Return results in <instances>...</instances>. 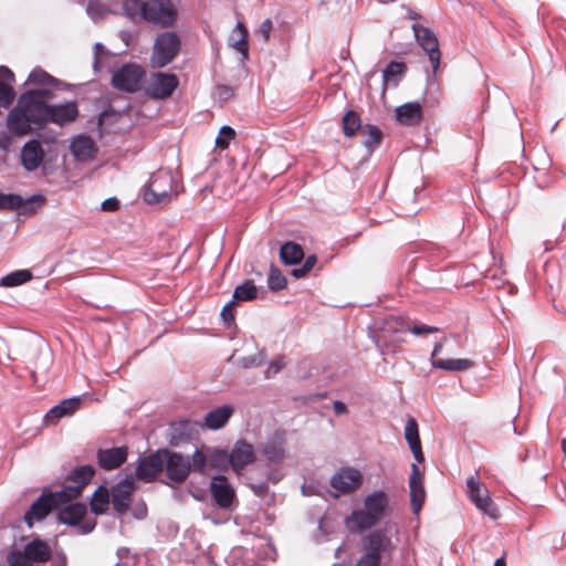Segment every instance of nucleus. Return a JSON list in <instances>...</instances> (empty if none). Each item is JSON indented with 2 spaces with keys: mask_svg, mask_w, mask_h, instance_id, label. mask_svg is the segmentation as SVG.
I'll return each instance as SVG.
<instances>
[{
  "mask_svg": "<svg viewBox=\"0 0 566 566\" xmlns=\"http://www.w3.org/2000/svg\"><path fill=\"white\" fill-rule=\"evenodd\" d=\"M55 93L49 88L28 90L20 94L17 104L9 111V132L23 137L33 130H42L49 124L64 127L80 115L76 101L54 102Z\"/></svg>",
  "mask_w": 566,
  "mask_h": 566,
  "instance_id": "f257e3e1",
  "label": "nucleus"
},
{
  "mask_svg": "<svg viewBox=\"0 0 566 566\" xmlns=\"http://www.w3.org/2000/svg\"><path fill=\"white\" fill-rule=\"evenodd\" d=\"M389 506V496L382 490L366 495L364 509H356L346 515L344 524L350 534H361L376 526L386 515Z\"/></svg>",
  "mask_w": 566,
  "mask_h": 566,
  "instance_id": "f03ea898",
  "label": "nucleus"
},
{
  "mask_svg": "<svg viewBox=\"0 0 566 566\" xmlns=\"http://www.w3.org/2000/svg\"><path fill=\"white\" fill-rule=\"evenodd\" d=\"M181 48L180 36L174 31L159 33L154 42L150 55V65L161 69L168 65L179 54Z\"/></svg>",
  "mask_w": 566,
  "mask_h": 566,
  "instance_id": "7ed1b4c3",
  "label": "nucleus"
},
{
  "mask_svg": "<svg viewBox=\"0 0 566 566\" xmlns=\"http://www.w3.org/2000/svg\"><path fill=\"white\" fill-rule=\"evenodd\" d=\"M49 544L40 538L29 542L23 551L11 549L7 555L9 566H32L31 563H43L51 558Z\"/></svg>",
  "mask_w": 566,
  "mask_h": 566,
  "instance_id": "20e7f679",
  "label": "nucleus"
},
{
  "mask_svg": "<svg viewBox=\"0 0 566 566\" xmlns=\"http://www.w3.org/2000/svg\"><path fill=\"white\" fill-rule=\"evenodd\" d=\"M65 503H69V501L65 499L64 492H42L24 513V522L29 527H32L34 521H43L51 512Z\"/></svg>",
  "mask_w": 566,
  "mask_h": 566,
  "instance_id": "39448f33",
  "label": "nucleus"
},
{
  "mask_svg": "<svg viewBox=\"0 0 566 566\" xmlns=\"http://www.w3.org/2000/svg\"><path fill=\"white\" fill-rule=\"evenodd\" d=\"M164 471L167 481L161 480L166 485L181 484L190 475V458L169 448H164Z\"/></svg>",
  "mask_w": 566,
  "mask_h": 566,
  "instance_id": "423d86ee",
  "label": "nucleus"
},
{
  "mask_svg": "<svg viewBox=\"0 0 566 566\" xmlns=\"http://www.w3.org/2000/svg\"><path fill=\"white\" fill-rule=\"evenodd\" d=\"M144 14V21L167 29L175 25L179 13L174 0H148Z\"/></svg>",
  "mask_w": 566,
  "mask_h": 566,
  "instance_id": "0eeeda50",
  "label": "nucleus"
},
{
  "mask_svg": "<svg viewBox=\"0 0 566 566\" xmlns=\"http://www.w3.org/2000/svg\"><path fill=\"white\" fill-rule=\"evenodd\" d=\"M174 178L167 171L154 174L149 180L148 187L144 192V200L149 205L161 203L170 200L172 195Z\"/></svg>",
  "mask_w": 566,
  "mask_h": 566,
  "instance_id": "6e6552de",
  "label": "nucleus"
},
{
  "mask_svg": "<svg viewBox=\"0 0 566 566\" xmlns=\"http://www.w3.org/2000/svg\"><path fill=\"white\" fill-rule=\"evenodd\" d=\"M145 74L140 65L127 63L113 73L112 85L122 92L135 93L140 90Z\"/></svg>",
  "mask_w": 566,
  "mask_h": 566,
  "instance_id": "1a4fd4ad",
  "label": "nucleus"
},
{
  "mask_svg": "<svg viewBox=\"0 0 566 566\" xmlns=\"http://www.w3.org/2000/svg\"><path fill=\"white\" fill-rule=\"evenodd\" d=\"M209 488L214 504L219 509L231 512L238 506L235 491L226 475L212 476Z\"/></svg>",
  "mask_w": 566,
  "mask_h": 566,
  "instance_id": "9d476101",
  "label": "nucleus"
},
{
  "mask_svg": "<svg viewBox=\"0 0 566 566\" xmlns=\"http://www.w3.org/2000/svg\"><path fill=\"white\" fill-rule=\"evenodd\" d=\"M135 489L136 484L132 474H127L111 488V503L118 516H124L128 512Z\"/></svg>",
  "mask_w": 566,
  "mask_h": 566,
  "instance_id": "9b49d317",
  "label": "nucleus"
},
{
  "mask_svg": "<svg viewBox=\"0 0 566 566\" xmlns=\"http://www.w3.org/2000/svg\"><path fill=\"white\" fill-rule=\"evenodd\" d=\"M164 448L151 451L149 454L139 457L135 469V478L147 483L154 482L158 474L164 471Z\"/></svg>",
  "mask_w": 566,
  "mask_h": 566,
  "instance_id": "f8f14e48",
  "label": "nucleus"
},
{
  "mask_svg": "<svg viewBox=\"0 0 566 566\" xmlns=\"http://www.w3.org/2000/svg\"><path fill=\"white\" fill-rule=\"evenodd\" d=\"M200 422L191 419H179L168 423L166 440L172 448L188 443L198 433Z\"/></svg>",
  "mask_w": 566,
  "mask_h": 566,
  "instance_id": "ddd939ff",
  "label": "nucleus"
},
{
  "mask_svg": "<svg viewBox=\"0 0 566 566\" xmlns=\"http://www.w3.org/2000/svg\"><path fill=\"white\" fill-rule=\"evenodd\" d=\"M95 473L96 469L92 464L75 467L66 476V480L72 484L65 485L60 491L64 492V496L69 502L77 499L82 494L83 489L92 481Z\"/></svg>",
  "mask_w": 566,
  "mask_h": 566,
  "instance_id": "4468645a",
  "label": "nucleus"
},
{
  "mask_svg": "<svg viewBox=\"0 0 566 566\" xmlns=\"http://www.w3.org/2000/svg\"><path fill=\"white\" fill-rule=\"evenodd\" d=\"M411 29L418 44L423 49V51L428 53L429 61L432 65V71L436 73L440 66L441 53L434 32L420 23H413Z\"/></svg>",
  "mask_w": 566,
  "mask_h": 566,
  "instance_id": "2eb2a0df",
  "label": "nucleus"
},
{
  "mask_svg": "<svg viewBox=\"0 0 566 566\" xmlns=\"http://www.w3.org/2000/svg\"><path fill=\"white\" fill-rule=\"evenodd\" d=\"M467 486L469 497L476 509L482 511L489 517L496 520L500 515L499 510L496 504L490 497L488 489L481 488L479 480L473 475L467 479Z\"/></svg>",
  "mask_w": 566,
  "mask_h": 566,
  "instance_id": "dca6fc26",
  "label": "nucleus"
},
{
  "mask_svg": "<svg viewBox=\"0 0 566 566\" xmlns=\"http://www.w3.org/2000/svg\"><path fill=\"white\" fill-rule=\"evenodd\" d=\"M179 80L174 73H156L145 88V94L155 99H165L172 95Z\"/></svg>",
  "mask_w": 566,
  "mask_h": 566,
  "instance_id": "f3484780",
  "label": "nucleus"
},
{
  "mask_svg": "<svg viewBox=\"0 0 566 566\" xmlns=\"http://www.w3.org/2000/svg\"><path fill=\"white\" fill-rule=\"evenodd\" d=\"M286 433L284 430H275L263 443L261 452L268 461V465H280L286 457Z\"/></svg>",
  "mask_w": 566,
  "mask_h": 566,
  "instance_id": "a211bd4d",
  "label": "nucleus"
},
{
  "mask_svg": "<svg viewBox=\"0 0 566 566\" xmlns=\"http://www.w3.org/2000/svg\"><path fill=\"white\" fill-rule=\"evenodd\" d=\"M363 483L360 472L353 468H342L331 478V486L342 494H349Z\"/></svg>",
  "mask_w": 566,
  "mask_h": 566,
  "instance_id": "6ab92c4d",
  "label": "nucleus"
},
{
  "mask_svg": "<svg viewBox=\"0 0 566 566\" xmlns=\"http://www.w3.org/2000/svg\"><path fill=\"white\" fill-rule=\"evenodd\" d=\"M128 457V447H113L108 449H98L96 451V462L105 471H112L120 468Z\"/></svg>",
  "mask_w": 566,
  "mask_h": 566,
  "instance_id": "aec40b11",
  "label": "nucleus"
},
{
  "mask_svg": "<svg viewBox=\"0 0 566 566\" xmlns=\"http://www.w3.org/2000/svg\"><path fill=\"white\" fill-rule=\"evenodd\" d=\"M231 469L240 473L248 464L255 460L254 448L244 439H239L229 452Z\"/></svg>",
  "mask_w": 566,
  "mask_h": 566,
  "instance_id": "412c9836",
  "label": "nucleus"
},
{
  "mask_svg": "<svg viewBox=\"0 0 566 566\" xmlns=\"http://www.w3.org/2000/svg\"><path fill=\"white\" fill-rule=\"evenodd\" d=\"M21 165L22 167L31 172L36 170L43 159H44V149L39 139H30L21 148Z\"/></svg>",
  "mask_w": 566,
  "mask_h": 566,
  "instance_id": "4be33fe9",
  "label": "nucleus"
},
{
  "mask_svg": "<svg viewBox=\"0 0 566 566\" xmlns=\"http://www.w3.org/2000/svg\"><path fill=\"white\" fill-rule=\"evenodd\" d=\"M442 350V343H436L431 354V365L433 368L448 370V371H463L473 367L474 363L465 358H451L442 359L438 358L437 355Z\"/></svg>",
  "mask_w": 566,
  "mask_h": 566,
  "instance_id": "5701e85b",
  "label": "nucleus"
},
{
  "mask_svg": "<svg viewBox=\"0 0 566 566\" xmlns=\"http://www.w3.org/2000/svg\"><path fill=\"white\" fill-rule=\"evenodd\" d=\"M80 397L63 399L57 405L53 406L44 415L43 419L46 424H56L62 418L72 416L80 408Z\"/></svg>",
  "mask_w": 566,
  "mask_h": 566,
  "instance_id": "b1692460",
  "label": "nucleus"
},
{
  "mask_svg": "<svg viewBox=\"0 0 566 566\" xmlns=\"http://www.w3.org/2000/svg\"><path fill=\"white\" fill-rule=\"evenodd\" d=\"M28 82L34 85L41 86V88H55L59 91H71L73 87V84L66 83L62 80H59L48 73L45 70L41 69L40 66L34 67L29 76Z\"/></svg>",
  "mask_w": 566,
  "mask_h": 566,
  "instance_id": "393cba45",
  "label": "nucleus"
},
{
  "mask_svg": "<svg viewBox=\"0 0 566 566\" xmlns=\"http://www.w3.org/2000/svg\"><path fill=\"white\" fill-rule=\"evenodd\" d=\"M360 544L366 553L381 557V553L391 545V539L386 535L385 530L378 528L363 536Z\"/></svg>",
  "mask_w": 566,
  "mask_h": 566,
  "instance_id": "a878e982",
  "label": "nucleus"
},
{
  "mask_svg": "<svg viewBox=\"0 0 566 566\" xmlns=\"http://www.w3.org/2000/svg\"><path fill=\"white\" fill-rule=\"evenodd\" d=\"M234 413V407L231 405H222L210 410L200 422L199 427L207 428L209 430H220L229 422Z\"/></svg>",
  "mask_w": 566,
  "mask_h": 566,
  "instance_id": "bb28decb",
  "label": "nucleus"
},
{
  "mask_svg": "<svg viewBox=\"0 0 566 566\" xmlns=\"http://www.w3.org/2000/svg\"><path fill=\"white\" fill-rule=\"evenodd\" d=\"M70 149L76 160L86 161L95 157L97 148L88 135H77L71 142Z\"/></svg>",
  "mask_w": 566,
  "mask_h": 566,
  "instance_id": "cd10ccee",
  "label": "nucleus"
},
{
  "mask_svg": "<svg viewBox=\"0 0 566 566\" xmlns=\"http://www.w3.org/2000/svg\"><path fill=\"white\" fill-rule=\"evenodd\" d=\"M379 328V334L374 337V342L377 347H381V340L386 337V334H398L409 331V324L399 316L389 315L386 316L380 324H375Z\"/></svg>",
  "mask_w": 566,
  "mask_h": 566,
  "instance_id": "c85d7f7f",
  "label": "nucleus"
},
{
  "mask_svg": "<svg viewBox=\"0 0 566 566\" xmlns=\"http://www.w3.org/2000/svg\"><path fill=\"white\" fill-rule=\"evenodd\" d=\"M66 505L59 510L57 521L61 524L75 527L87 513V507L82 502L65 503Z\"/></svg>",
  "mask_w": 566,
  "mask_h": 566,
  "instance_id": "c756f323",
  "label": "nucleus"
},
{
  "mask_svg": "<svg viewBox=\"0 0 566 566\" xmlns=\"http://www.w3.org/2000/svg\"><path fill=\"white\" fill-rule=\"evenodd\" d=\"M396 118L403 125H416L422 118L421 105L418 102H409L396 108Z\"/></svg>",
  "mask_w": 566,
  "mask_h": 566,
  "instance_id": "7c9ffc66",
  "label": "nucleus"
},
{
  "mask_svg": "<svg viewBox=\"0 0 566 566\" xmlns=\"http://www.w3.org/2000/svg\"><path fill=\"white\" fill-rule=\"evenodd\" d=\"M303 258L302 245L294 241H286L280 247V260L284 265H296Z\"/></svg>",
  "mask_w": 566,
  "mask_h": 566,
  "instance_id": "2f4dec72",
  "label": "nucleus"
},
{
  "mask_svg": "<svg viewBox=\"0 0 566 566\" xmlns=\"http://www.w3.org/2000/svg\"><path fill=\"white\" fill-rule=\"evenodd\" d=\"M109 503H111L109 490L107 489L106 485L102 484L92 494L91 502H90L91 512L95 515H103L106 513Z\"/></svg>",
  "mask_w": 566,
  "mask_h": 566,
  "instance_id": "473e14b6",
  "label": "nucleus"
},
{
  "mask_svg": "<svg viewBox=\"0 0 566 566\" xmlns=\"http://www.w3.org/2000/svg\"><path fill=\"white\" fill-rule=\"evenodd\" d=\"M209 468L218 472H226L231 468L229 452L219 447L208 446Z\"/></svg>",
  "mask_w": 566,
  "mask_h": 566,
  "instance_id": "72a5a7b5",
  "label": "nucleus"
},
{
  "mask_svg": "<svg viewBox=\"0 0 566 566\" xmlns=\"http://www.w3.org/2000/svg\"><path fill=\"white\" fill-rule=\"evenodd\" d=\"M190 458V473L206 474L209 468L208 446L196 448Z\"/></svg>",
  "mask_w": 566,
  "mask_h": 566,
  "instance_id": "f704fd0d",
  "label": "nucleus"
},
{
  "mask_svg": "<svg viewBox=\"0 0 566 566\" xmlns=\"http://www.w3.org/2000/svg\"><path fill=\"white\" fill-rule=\"evenodd\" d=\"M360 133L364 136L363 145L373 153L382 139L381 129L377 125L365 124Z\"/></svg>",
  "mask_w": 566,
  "mask_h": 566,
  "instance_id": "c9c22d12",
  "label": "nucleus"
},
{
  "mask_svg": "<svg viewBox=\"0 0 566 566\" xmlns=\"http://www.w3.org/2000/svg\"><path fill=\"white\" fill-rule=\"evenodd\" d=\"M258 297V289L252 280H245L242 284L238 285L232 294V301L237 302H251Z\"/></svg>",
  "mask_w": 566,
  "mask_h": 566,
  "instance_id": "e433bc0d",
  "label": "nucleus"
},
{
  "mask_svg": "<svg viewBox=\"0 0 566 566\" xmlns=\"http://www.w3.org/2000/svg\"><path fill=\"white\" fill-rule=\"evenodd\" d=\"M148 0H124L123 12L132 21L144 20V12L147 9Z\"/></svg>",
  "mask_w": 566,
  "mask_h": 566,
  "instance_id": "4c0bfd02",
  "label": "nucleus"
},
{
  "mask_svg": "<svg viewBox=\"0 0 566 566\" xmlns=\"http://www.w3.org/2000/svg\"><path fill=\"white\" fill-rule=\"evenodd\" d=\"M238 33L239 39L232 42V48H234L240 54L241 60L244 61L249 57V32L242 22H238L233 34Z\"/></svg>",
  "mask_w": 566,
  "mask_h": 566,
  "instance_id": "58836bf2",
  "label": "nucleus"
},
{
  "mask_svg": "<svg viewBox=\"0 0 566 566\" xmlns=\"http://www.w3.org/2000/svg\"><path fill=\"white\" fill-rule=\"evenodd\" d=\"M363 126L360 116L357 112L350 109L344 114L342 128L346 137H353L358 130L361 132Z\"/></svg>",
  "mask_w": 566,
  "mask_h": 566,
  "instance_id": "ea45409f",
  "label": "nucleus"
},
{
  "mask_svg": "<svg viewBox=\"0 0 566 566\" xmlns=\"http://www.w3.org/2000/svg\"><path fill=\"white\" fill-rule=\"evenodd\" d=\"M32 277L33 274L30 270H17L1 277L0 285L6 287L19 286L29 282Z\"/></svg>",
  "mask_w": 566,
  "mask_h": 566,
  "instance_id": "a19ab883",
  "label": "nucleus"
},
{
  "mask_svg": "<svg viewBox=\"0 0 566 566\" xmlns=\"http://www.w3.org/2000/svg\"><path fill=\"white\" fill-rule=\"evenodd\" d=\"M44 202L45 197L43 195H32L25 199L22 197V205L18 210L21 214L33 216Z\"/></svg>",
  "mask_w": 566,
  "mask_h": 566,
  "instance_id": "79ce46f5",
  "label": "nucleus"
},
{
  "mask_svg": "<svg viewBox=\"0 0 566 566\" xmlns=\"http://www.w3.org/2000/svg\"><path fill=\"white\" fill-rule=\"evenodd\" d=\"M410 489V504L413 514H418L423 505L426 492L423 482L409 484Z\"/></svg>",
  "mask_w": 566,
  "mask_h": 566,
  "instance_id": "37998d69",
  "label": "nucleus"
},
{
  "mask_svg": "<svg viewBox=\"0 0 566 566\" xmlns=\"http://www.w3.org/2000/svg\"><path fill=\"white\" fill-rule=\"evenodd\" d=\"M286 277L283 275L281 270L274 264H271L268 275V287L272 292H279L286 286Z\"/></svg>",
  "mask_w": 566,
  "mask_h": 566,
  "instance_id": "c03bdc74",
  "label": "nucleus"
},
{
  "mask_svg": "<svg viewBox=\"0 0 566 566\" xmlns=\"http://www.w3.org/2000/svg\"><path fill=\"white\" fill-rule=\"evenodd\" d=\"M22 205V196L18 193H3L0 196V211H15Z\"/></svg>",
  "mask_w": 566,
  "mask_h": 566,
  "instance_id": "a18cd8bd",
  "label": "nucleus"
},
{
  "mask_svg": "<svg viewBox=\"0 0 566 566\" xmlns=\"http://www.w3.org/2000/svg\"><path fill=\"white\" fill-rule=\"evenodd\" d=\"M407 66L403 62L391 61L382 71V85H387L395 76L401 75L406 72Z\"/></svg>",
  "mask_w": 566,
  "mask_h": 566,
  "instance_id": "49530a36",
  "label": "nucleus"
},
{
  "mask_svg": "<svg viewBox=\"0 0 566 566\" xmlns=\"http://www.w3.org/2000/svg\"><path fill=\"white\" fill-rule=\"evenodd\" d=\"M405 439L408 442L409 448L420 444V437L418 430V423L415 418L409 417L405 426Z\"/></svg>",
  "mask_w": 566,
  "mask_h": 566,
  "instance_id": "de8ad7c7",
  "label": "nucleus"
},
{
  "mask_svg": "<svg viewBox=\"0 0 566 566\" xmlns=\"http://www.w3.org/2000/svg\"><path fill=\"white\" fill-rule=\"evenodd\" d=\"M247 485L252 490L253 494L258 497H263L269 492L268 483L264 479H255L252 474L245 476Z\"/></svg>",
  "mask_w": 566,
  "mask_h": 566,
  "instance_id": "09e8293b",
  "label": "nucleus"
},
{
  "mask_svg": "<svg viewBox=\"0 0 566 566\" xmlns=\"http://www.w3.org/2000/svg\"><path fill=\"white\" fill-rule=\"evenodd\" d=\"M234 137L235 130L231 126H222L216 138V147L220 149H227L230 145V142L234 139Z\"/></svg>",
  "mask_w": 566,
  "mask_h": 566,
  "instance_id": "8fccbe9b",
  "label": "nucleus"
},
{
  "mask_svg": "<svg viewBox=\"0 0 566 566\" xmlns=\"http://www.w3.org/2000/svg\"><path fill=\"white\" fill-rule=\"evenodd\" d=\"M265 360H266V354H265V350L262 349V350H259V353L255 355H249V356L241 357L239 359V365L242 368H254V367L262 366L265 363Z\"/></svg>",
  "mask_w": 566,
  "mask_h": 566,
  "instance_id": "3c124183",
  "label": "nucleus"
},
{
  "mask_svg": "<svg viewBox=\"0 0 566 566\" xmlns=\"http://www.w3.org/2000/svg\"><path fill=\"white\" fill-rule=\"evenodd\" d=\"M15 98V91L12 85L0 83V108H9Z\"/></svg>",
  "mask_w": 566,
  "mask_h": 566,
  "instance_id": "603ef678",
  "label": "nucleus"
},
{
  "mask_svg": "<svg viewBox=\"0 0 566 566\" xmlns=\"http://www.w3.org/2000/svg\"><path fill=\"white\" fill-rule=\"evenodd\" d=\"M234 301L230 300L220 312L221 319L227 327L234 323Z\"/></svg>",
  "mask_w": 566,
  "mask_h": 566,
  "instance_id": "864d4df0",
  "label": "nucleus"
},
{
  "mask_svg": "<svg viewBox=\"0 0 566 566\" xmlns=\"http://www.w3.org/2000/svg\"><path fill=\"white\" fill-rule=\"evenodd\" d=\"M268 470L265 472V481L271 482L272 484L279 483L284 478V472L279 465H268Z\"/></svg>",
  "mask_w": 566,
  "mask_h": 566,
  "instance_id": "5fc2aeb1",
  "label": "nucleus"
},
{
  "mask_svg": "<svg viewBox=\"0 0 566 566\" xmlns=\"http://www.w3.org/2000/svg\"><path fill=\"white\" fill-rule=\"evenodd\" d=\"M381 557L376 556V554L365 553L359 557L356 563V566H380Z\"/></svg>",
  "mask_w": 566,
  "mask_h": 566,
  "instance_id": "6e6d98bb",
  "label": "nucleus"
},
{
  "mask_svg": "<svg viewBox=\"0 0 566 566\" xmlns=\"http://www.w3.org/2000/svg\"><path fill=\"white\" fill-rule=\"evenodd\" d=\"M86 12L91 17H102L104 13V6L99 0H90L86 7Z\"/></svg>",
  "mask_w": 566,
  "mask_h": 566,
  "instance_id": "4d7b16f0",
  "label": "nucleus"
},
{
  "mask_svg": "<svg viewBox=\"0 0 566 566\" xmlns=\"http://www.w3.org/2000/svg\"><path fill=\"white\" fill-rule=\"evenodd\" d=\"M439 329L433 326H429L426 324H413L412 327L409 326V331L415 335H424V334H432L438 332Z\"/></svg>",
  "mask_w": 566,
  "mask_h": 566,
  "instance_id": "13d9d810",
  "label": "nucleus"
},
{
  "mask_svg": "<svg viewBox=\"0 0 566 566\" xmlns=\"http://www.w3.org/2000/svg\"><path fill=\"white\" fill-rule=\"evenodd\" d=\"M14 82V73L8 66L0 65V83H7L13 86Z\"/></svg>",
  "mask_w": 566,
  "mask_h": 566,
  "instance_id": "bf43d9fd",
  "label": "nucleus"
},
{
  "mask_svg": "<svg viewBox=\"0 0 566 566\" xmlns=\"http://www.w3.org/2000/svg\"><path fill=\"white\" fill-rule=\"evenodd\" d=\"M120 202L116 197L105 199L101 205L102 211L115 212L119 209Z\"/></svg>",
  "mask_w": 566,
  "mask_h": 566,
  "instance_id": "052dcab7",
  "label": "nucleus"
},
{
  "mask_svg": "<svg viewBox=\"0 0 566 566\" xmlns=\"http://www.w3.org/2000/svg\"><path fill=\"white\" fill-rule=\"evenodd\" d=\"M80 534L86 535L94 531L96 527V520H86L83 522V520L80 522V525L75 526Z\"/></svg>",
  "mask_w": 566,
  "mask_h": 566,
  "instance_id": "680f3d73",
  "label": "nucleus"
},
{
  "mask_svg": "<svg viewBox=\"0 0 566 566\" xmlns=\"http://www.w3.org/2000/svg\"><path fill=\"white\" fill-rule=\"evenodd\" d=\"M119 116H120V112L116 111L114 107H112L109 105L108 107L103 109L102 113L99 114L98 125H102L103 122H105L106 119H108L111 117H114L115 119H117Z\"/></svg>",
  "mask_w": 566,
  "mask_h": 566,
  "instance_id": "e2e57ef3",
  "label": "nucleus"
},
{
  "mask_svg": "<svg viewBox=\"0 0 566 566\" xmlns=\"http://www.w3.org/2000/svg\"><path fill=\"white\" fill-rule=\"evenodd\" d=\"M147 506L144 502L137 503L132 509V514L136 520H144L147 516Z\"/></svg>",
  "mask_w": 566,
  "mask_h": 566,
  "instance_id": "0e129e2a",
  "label": "nucleus"
},
{
  "mask_svg": "<svg viewBox=\"0 0 566 566\" xmlns=\"http://www.w3.org/2000/svg\"><path fill=\"white\" fill-rule=\"evenodd\" d=\"M273 23L271 19H265L259 28V33L263 35L264 40L268 41L272 31Z\"/></svg>",
  "mask_w": 566,
  "mask_h": 566,
  "instance_id": "69168bd1",
  "label": "nucleus"
},
{
  "mask_svg": "<svg viewBox=\"0 0 566 566\" xmlns=\"http://www.w3.org/2000/svg\"><path fill=\"white\" fill-rule=\"evenodd\" d=\"M284 365L285 363L283 357L272 360L269 365L268 374L271 371L273 374L279 373L284 367Z\"/></svg>",
  "mask_w": 566,
  "mask_h": 566,
  "instance_id": "338daca9",
  "label": "nucleus"
},
{
  "mask_svg": "<svg viewBox=\"0 0 566 566\" xmlns=\"http://www.w3.org/2000/svg\"><path fill=\"white\" fill-rule=\"evenodd\" d=\"M66 565H67L66 555L63 552L56 553L53 558L52 566H66Z\"/></svg>",
  "mask_w": 566,
  "mask_h": 566,
  "instance_id": "774afa93",
  "label": "nucleus"
}]
</instances>
